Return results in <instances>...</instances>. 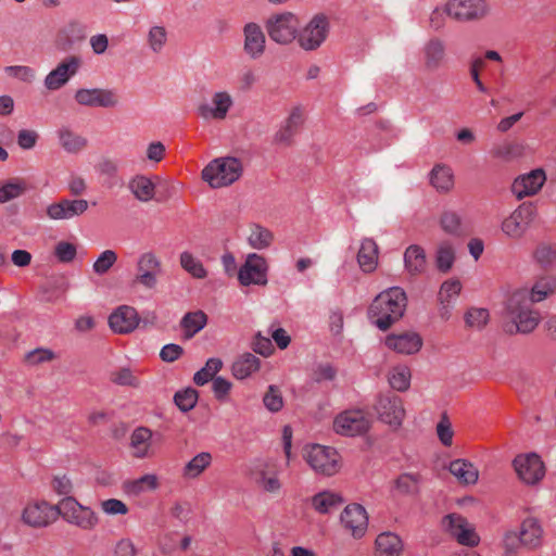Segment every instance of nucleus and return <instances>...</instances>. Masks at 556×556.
<instances>
[{
  "label": "nucleus",
  "mask_w": 556,
  "mask_h": 556,
  "mask_svg": "<svg viewBox=\"0 0 556 556\" xmlns=\"http://www.w3.org/2000/svg\"><path fill=\"white\" fill-rule=\"evenodd\" d=\"M544 529L535 517L525 518L518 527L507 530L503 535L502 545L507 553L519 551H536L543 546Z\"/></svg>",
  "instance_id": "obj_1"
},
{
  "label": "nucleus",
  "mask_w": 556,
  "mask_h": 556,
  "mask_svg": "<svg viewBox=\"0 0 556 556\" xmlns=\"http://www.w3.org/2000/svg\"><path fill=\"white\" fill-rule=\"evenodd\" d=\"M243 172L239 159L231 156L216 157L212 160L201 172V178L211 188L218 189L232 185Z\"/></svg>",
  "instance_id": "obj_2"
},
{
  "label": "nucleus",
  "mask_w": 556,
  "mask_h": 556,
  "mask_svg": "<svg viewBox=\"0 0 556 556\" xmlns=\"http://www.w3.org/2000/svg\"><path fill=\"white\" fill-rule=\"evenodd\" d=\"M61 516L67 523L75 526L81 530H93L99 518L97 514L89 507L81 505L75 497H63L56 505V516Z\"/></svg>",
  "instance_id": "obj_3"
},
{
  "label": "nucleus",
  "mask_w": 556,
  "mask_h": 556,
  "mask_svg": "<svg viewBox=\"0 0 556 556\" xmlns=\"http://www.w3.org/2000/svg\"><path fill=\"white\" fill-rule=\"evenodd\" d=\"M304 459L308 466L321 476H333L340 470V455L330 446L320 444L306 445Z\"/></svg>",
  "instance_id": "obj_4"
},
{
  "label": "nucleus",
  "mask_w": 556,
  "mask_h": 556,
  "mask_svg": "<svg viewBox=\"0 0 556 556\" xmlns=\"http://www.w3.org/2000/svg\"><path fill=\"white\" fill-rule=\"evenodd\" d=\"M269 38L280 45H288L298 38L300 22L290 12L275 14L265 24Z\"/></svg>",
  "instance_id": "obj_5"
},
{
  "label": "nucleus",
  "mask_w": 556,
  "mask_h": 556,
  "mask_svg": "<svg viewBox=\"0 0 556 556\" xmlns=\"http://www.w3.org/2000/svg\"><path fill=\"white\" fill-rule=\"evenodd\" d=\"M268 263L266 258L256 253L248 254L244 263L237 271L238 281L242 287L267 285Z\"/></svg>",
  "instance_id": "obj_6"
},
{
  "label": "nucleus",
  "mask_w": 556,
  "mask_h": 556,
  "mask_svg": "<svg viewBox=\"0 0 556 556\" xmlns=\"http://www.w3.org/2000/svg\"><path fill=\"white\" fill-rule=\"evenodd\" d=\"M519 480L527 485H536L545 477V465L536 453H523L513 460Z\"/></svg>",
  "instance_id": "obj_7"
},
{
  "label": "nucleus",
  "mask_w": 556,
  "mask_h": 556,
  "mask_svg": "<svg viewBox=\"0 0 556 556\" xmlns=\"http://www.w3.org/2000/svg\"><path fill=\"white\" fill-rule=\"evenodd\" d=\"M369 417L361 409H348L338 414L333 419V430L344 437H355L366 433L370 428Z\"/></svg>",
  "instance_id": "obj_8"
},
{
  "label": "nucleus",
  "mask_w": 556,
  "mask_h": 556,
  "mask_svg": "<svg viewBox=\"0 0 556 556\" xmlns=\"http://www.w3.org/2000/svg\"><path fill=\"white\" fill-rule=\"evenodd\" d=\"M535 214L536 210L532 204H520L502 222V231L510 239L522 238L534 220Z\"/></svg>",
  "instance_id": "obj_9"
},
{
  "label": "nucleus",
  "mask_w": 556,
  "mask_h": 556,
  "mask_svg": "<svg viewBox=\"0 0 556 556\" xmlns=\"http://www.w3.org/2000/svg\"><path fill=\"white\" fill-rule=\"evenodd\" d=\"M490 7L486 0H448L446 2L447 16L459 21H478L488 15Z\"/></svg>",
  "instance_id": "obj_10"
},
{
  "label": "nucleus",
  "mask_w": 556,
  "mask_h": 556,
  "mask_svg": "<svg viewBox=\"0 0 556 556\" xmlns=\"http://www.w3.org/2000/svg\"><path fill=\"white\" fill-rule=\"evenodd\" d=\"M442 527L462 545L472 547L480 542L475 527L460 514L452 513L444 516Z\"/></svg>",
  "instance_id": "obj_11"
},
{
  "label": "nucleus",
  "mask_w": 556,
  "mask_h": 556,
  "mask_svg": "<svg viewBox=\"0 0 556 556\" xmlns=\"http://www.w3.org/2000/svg\"><path fill=\"white\" fill-rule=\"evenodd\" d=\"M83 65L78 55L64 58L43 79V86L48 91H56L64 87L74 77Z\"/></svg>",
  "instance_id": "obj_12"
},
{
  "label": "nucleus",
  "mask_w": 556,
  "mask_h": 556,
  "mask_svg": "<svg viewBox=\"0 0 556 556\" xmlns=\"http://www.w3.org/2000/svg\"><path fill=\"white\" fill-rule=\"evenodd\" d=\"M328 33L329 21L327 16L317 14L298 33V42L304 50H316L326 40Z\"/></svg>",
  "instance_id": "obj_13"
},
{
  "label": "nucleus",
  "mask_w": 556,
  "mask_h": 556,
  "mask_svg": "<svg viewBox=\"0 0 556 556\" xmlns=\"http://www.w3.org/2000/svg\"><path fill=\"white\" fill-rule=\"evenodd\" d=\"M374 409L378 419L390 427L399 428L405 417L403 401L395 394H382L378 396Z\"/></svg>",
  "instance_id": "obj_14"
},
{
  "label": "nucleus",
  "mask_w": 556,
  "mask_h": 556,
  "mask_svg": "<svg viewBox=\"0 0 556 556\" xmlns=\"http://www.w3.org/2000/svg\"><path fill=\"white\" fill-rule=\"evenodd\" d=\"M407 294L401 287H391L381 291L370 304V313H405Z\"/></svg>",
  "instance_id": "obj_15"
},
{
  "label": "nucleus",
  "mask_w": 556,
  "mask_h": 556,
  "mask_svg": "<svg viewBox=\"0 0 556 556\" xmlns=\"http://www.w3.org/2000/svg\"><path fill=\"white\" fill-rule=\"evenodd\" d=\"M56 518V505L46 501H33L27 503L22 513V520L33 528H45Z\"/></svg>",
  "instance_id": "obj_16"
},
{
  "label": "nucleus",
  "mask_w": 556,
  "mask_h": 556,
  "mask_svg": "<svg viewBox=\"0 0 556 556\" xmlns=\"http://www.w3.org/2000/svg\"><path fill=\"white\" fill-rule=\"evenodd\" d=\"M340 521L354 539H361L367 532L368 515L361 504L354 503L345 506L340 515Z\"/></svg>",
  "instance_id": "obj_17"
},
{
  "label": "nucleus",
  "mask_w": 556,
  "mask_h": 556,
  "mask_svg": "<svg viewBox=\"0 0 556 556\" xmlns=\"http://www.w3.org/2000/svg\"><path fill=\"white\" fill-rule=\"evenodd\" d=\"M88 207L89 203L85 199L63 198L49 204L46 208V215L52 220L72 219L83 215Z\"/></svg>",
  "instance_id": "obj_18"
},
{
  "label": "nucleus",
  "mask_w": 556,
  "mask_h": 556,
  "mask_svg": "<svg viewBox=\"0 0 556 556\" xmlns=\"http://www.w3.org/2000/svg\"><path fill=\"white\" fill-rule=\"evenodd\" d=\"M546 182V173L543 168H535L527 174L518 176L511 186V191L517 199L535 195Z\"/></svg>",
  "instance_id": "obj_19"
},
{
  "label": "nucleus",
  "mask_w": 556,
  "mask_h": 556,
  "mask_svg": "<svg viewBox=\"0 0 556 556\" xmlns=\"http://www.w3.org/2000/svg\"><path fill=\"white\" fill-rule=\"evenodd\" d=\"M233 105V99L228 91H217L212 94L210 103L199 106V115L207 121H223Z\"/></svg>",
  "instance_id": "obj_20"
},
{
  "label": "nucleus",
  "mask_w": 556,
  "mask_h": 556,
  "mask_svg": "<svg viewBox=\"0 0 556 556\" xmlns=\"http://www.w3.org/2000/svg\"><path fill=\"white\" fill-rule=\"evenodd\" d=\"M243 52L252 60L260 59L266 49V36L263 28L254 22L242 28Z\"/></svg>",
  "instance_id": "obj_21"
},
{
  "label": "nucleus",
  "mask_w": 556,
  "mask_h": 556,
  "mask_svg": "<svg viewBox=\"0 0 556 556\" xmlns=\"http://www.w3.org/2000/svg\"><path fill=\"white\" fill-rule=\"evenodd\" d=\"M161 274V262L152 252L141 254L137 262L136 281L148 288L153 289L157 285V277Z\"/></svg>",
  "instance_id": "obj_22"
},
{
  "label": "nucleus",
  "mask_w": 556,
  "mask_h": 556,
  "mask_svg": "<svg viewBox=\"0 0 556 556\" xmlns=\"http://www.w3.org/2000/svg\"><path fill=\"white\" fill-rule=\"evenodd\" d=\"M75 100L80 105L114 108L118 103V97L113 90L109 89H78L75 93Z\"/></svg>",
  "instance_id": "obj_23"
},
{
  "label": "nucleus",
  "mask_w": 556,
  "mask_h": 556,
  "mask_svg": "<svg viewBox=\"0 0 556 556\" xmlns=\"http://www.w3.org/2000/svg\"><path fill=\"white\" fill-rule=\"evenodd\" d=\"M384 344L388 349L405 355L416 354L422 346V339L417 332H403L399 334H389Z\"/></svg>",
  "instance_id": "obj_24"
},
{
  "label": "nucleus",
  "mask_w": 556,
  "mask_h": 556,
  "mask_svg": "<svg viewBox=\"0 0 556 556\" xmlns=\"http://www.w3.org/2000/svg\"><path fill=\"white\" fill-rule=\"evenodd\" d=\"M109 326L115 333L127 334L137 328H147L154 324L152 318H140L139 315H109Z\"/></svg>",
  "instance_id": "obj_25"
},
{
  "label": "nucleus",
  "mask_w": 556,
  "mask_h": 556,
  "mask_svg": "<svg viewBox=\"0 0 556 556\" xmlns=\"http://www.w3.org/2000/svg\"><path fill=\"white\" fill-rule=\"evenodd\" d=\"M152 440L153 433L149 428H136L130 434L129 447L131 455L138 459L152 457L154 455Z\"/></svg>",
  "instance_id": "obj_26"
},
{
  "label": "nucleus",
  "mask_w": 556,
  "mask_h": 556,
  "mask_svg": "<svg viewBox=\"0 0 556 556\" xmlns=\"http://www.w3.org/2000/svg\"><path fill=\"white\" fill-rule=\"evenodd\" d=\"M503 330L508 334H527L533 331L539 323V315H502Z\"/></svg>",
  "instance_id": "obj_27"
},
{
  "label": "nucleus",
  "mask_w": 556,
  "mask_h": 556,
  "mask_svg": "<svg viewBox=\"0 0 556 556\" xmlns=\"http://www.w3.org/2000/svg\"><path fill=\"white\" fill-rule=\"evenodd\" d=\"M445 46L439 38H432L422 48L424 66L427 71L438 70L444 62Z\"/></svg>",
  "instance_id": "obj_28"
},
{
  "label": "nucleus",
  "mask_w": 556,
  "mask_h": 556,
  "mask_svg": "<svg viewBox=\"0 0 556 556\" xmlns=\"http://www.w3.org/2000/svg\"><path fill=\"white\" fill-rule=\"evenodd\" d=\"M128 188L137 200L149 202L155 195L156 184L152 177L138 174L129 180Z\"/></svg>",
  "instance_id": "obj_29"
},
{
  "label": "nucleus",
  "mask_w": 556,
  "mask_h": 556,
  "mask_svg": "<svg viewBox=\"0 0 556 556\" xmlns=\"http://www.w3.org/2000/svg\"><path fill=\"white\" fill-rule=\"evenodd\" d=\"M448 471L460 484H476L479 479L478 468L467 459H454L448 465Z\"/></svg>",
  "instance_id": "obj_30"
},
{
  "label": "nucleus",
  "mask_w": 556,
  "mask_h": 556,
  "mask_svg": "<svg viewBox=\"0 0 556 556\" xmlns=\"http://www.w3.org/2000/svg\"><path fill=\"white\" fill-rule=\"evenodd\" d=\"M213 463V455L210 452L195 454L181 468V477L186 480L198 479Z\"/></svg>",
  "instance_id": "obj_31"
},
{
  "label": "nucleus",
  "mask_w": 556,
  "mask_h": 556,
  "mask_svg": "<svg viewBox=\"0 0 556 556\" xmlns=\"http://www.w3.org/2000/svg\"><path fill=\"white\" fill-rule=\"evenodd\" d=\"M404 266L412 276H417L426 270L427 258L424 248L417 244L409 245L404 252Z\"/></svg>",
  "instance_id": "obj_32"
},
{
  "label": "nucleus",
  "mask_w": 556,
  "mask_h": 556,
  "mask_svg": "<svg viewBox=\"0 0 556 556\" xmlns=\"http://www.w3.org/2000/svg\"><path fill=\"white\" fill-rule=\"evenodd\" d=\"M490 154L494 159L511 162L525 155V146L516 140H504L493 146Z\"/></svg>",
  "instance_id": "obj_33"
},
{
  "label": "nucleus",
  "mask_w": 556,
  "mask_h": 556,
  "mask_svg": "<svg viewBox=\"0 0 556 556\" xmlns=\"http://www.w3.org/2000/svg\"><path fill=\"white\" fill-rule=\"evenodd\" d=\"M375 544L376 556H400L403 549L402 540L392 532L380 533Z\"/></svg>",
  "instance_id": "obj_34"
},
{
  "label": "nucleus",
  "mask_w": 556,
  "mask_h": 556,
  "mask_svg": "<svg viewBox=\"0 0 556 556\" xmlns=\"http://www.w3.org/2000/svg\"><path fill=\"white\" fill-rule=\"evenodd\" d=\"M357 262L364 273H372L378 264V247L372 239H364L362 241Z\"/></svg>",
  "instance_id": "obj_35"
},
{
  "label": "nucleus",
  "mask_w": 556,
  "mask_h": 556,
  "mask_svg": "<svg viewBox=\"0 0 556 556\" xmlns=\"http://www.w3.org/2000/svg\"><path fill=\"white\" fill-rule=\"evenodd\" d=\"M343 503L342 496L333 491H321L312 497V506L318 514H330Z\"/></svg>",
  "instance_id": "obj_36"
},
{
  "label": "nucleus",
  "mask_w": 556,
  "mask_h": 556,
  "mask_svg": "<svg viewBox=\"0 0 556 556\" xmlns=\"http://www.w3.org/2000/svg\"><path fill=\"white\" fill-rule=\"evenodd\" d=\"M60 146L68 153H78L87 147V139L68 127L58 130Z\"/></svg>",
  "instance_id": "obj_37"
},
{
  "label": "nucleus",
  "mask_w": 556,
  "mask_h": 556,
  "mask_svg": "<svg viewBox=\"0 0 556 556\" xmlns=\"http://www.w3.org/2000/svg\"><path fill=\"white\" fill-rule=\"evenodd\" d=\"M303 122V114L300 109H293L289 117L275 135V141L287 144L295 135L298 128Z\"/></svg>",
  "instance_id": "obj_38"
},
{
  "label": "nucleus",
  "mask_w": 556,
  "mask_h": 556,
  "mask_svg": "<svg viewBox=\"0 0 556 556\" xmlns=\"http://www.w3.org/2000/svg\"><path fill=\"white\" fill-rule=\"evenodd\" d=\"M109 380L118 387L138 388L140 386L138 370L130 366H123L111 370Z\"/></svg>",
  "instance_id": "obj_39"
},
{
  "label": "nucleus",
  "mask_w": 556,
  "mask_h": 556,
  "mask_svg": "<svg viewBox=\"0 0 556 556\" xmlns=\"http://www.w3.org/2000/svg\"><path fill=\"white\" fill-rule=\"evenodd\" d=\"M431 185L440 192H447L454 186V175L451 167L438 164L430 173Z\"/></svg>",
  "instance_id": "obj_40"
},
{
  "label": "nucleus",
  "mask_w": 556,
  "mask_h": 556,
  "mask_svg": "<svg viewBox=\"0 0 556 556\" xmlns=\"http://www.w3.org/2000/svg\"><path fill=\"white\" fill-rule=\"evenodd\" d=\"M260 368V359L252 353H244L232 364V375L237 379H245Z\"/></svg>",
  "instance_id": "obj_41"
},
{
  "label": "nucleus",
  "mask_w": 556,
  "mask_h": 556,
  "mask_svg": "<svg viewBox=\"0 0 556 556\" xmlns=\"http://www.w3.org/2000/svg\"><path fill=\"white\" fill-rule=\"evenodd\" d=\"M27 191V182L20 177L10 178L0 184V203H7L23 195Z\"/></svg>",
  "instance_id": "obj_42"
},
{
  "label": "nucleus",
  "mask_w": 556,
  "mask_h": 556,
  "mask_svg": "<svg viewBox=\"0 0 556 556\" xmlns=\"http://www.w3.org/2000/svg\"><path fill=\"white\" fill-rule=\"evenodd\" d=\"M533 302L528 289H518L507 299V313H531Z\"/></svg>",
  "instance_id": "obj_43"
},
{
  "label": "nucleus",
  "mask_w": 556,
  "mask_h": 556,
  "mask_svg": "<svg viewBox=\"0 0 556 556\" xmlns=\"http://www.w3.org/2000/svg\"><path fill=\"white\" fill-rule=\"evenodd\" d=\"M412 372L407 365L393 366L388 374V380L392 389L403 392L410 386Z\"/></svg>",
  "instance_id": "obj_44"
},
{
  "label": "nucleus",
  "mask_w": 556,
  "mask_h": 556,
  "mask_svg": "<svg viewBox=\"0 0 556 556\" xmlns=\"http://www.w3.org/2000/svg\"><path fill=\"white\" fill-rule=\"evenodd\" d=\"M556 292V278L544 276L535 281L532 289L529 290L532 302L539 303Z\"/></svg>",
  "instance_id": "obj_45"
},
{
  "label": "nucleus",
  "mask_w": 556,
  "mask_h": 556,
  "mask_svg": "<svg viewBox=\"0 0 556 556\" xmlns=\"http://www.w3.org/2000/svg\"><path fill=\"white\" fill-rule=\"evenodd\" d=\"M455 262V249L452 243L441 242L435 252V265L439 271L448 273Z\"/></svg>",
  "instance_id": "obj_46"
},
{
  "label": "nucleus",
  "mask_w": 556,
  "mask_h": 556,
  "mask_svg": "<svg viewBox=\"0 0 556 556\" xmlns=\"http://www.w3.org/2000/svg\"><path fill=\"white\" fill-rule=\"evenodd\" d=\"M274 240L273 232L257 224L250 227V233L248 236V242L251 248L255 250H263L268 248Z\"/></svg>",
  "instance_id": "obj_47"
},
{
  "label": "nucleus",
  "mask_w": 556,
  "mask_h": 556,
  "mask_svg": "<svg viewBox=\"0 0 556 556\" xmlns=\"http://www.w3.org/2000/svg\"><path fill=\"white\" fill-rule=\"evenodd\" d=\"M160 486L159 478L154 473H146L138 479L128 481L126 490L128 493L138 495L143 492L154 491Z\"/></svg>",
  "instance_id": "obj_48"
},
{
  "label": "nucleus",
  "mask_w": 556,
  "mask_h": 556,
  "mask_svg": "<svg viewBox=\"0 0 556 556\" xmlns=\"http://www.w3.org/2000/svg\"><path fill=\"white\" fill-rule=\"evenodd\" d=\"M223 362L217 357H211L206 361L204 367L198 370L193 376V382L197 386H204L214 380L217 372L222 369Z\"/></svg>",
  "instance_id": "obj_49"
},
{
  "label": "nucleus",
  "mask_w": 556,
  "mask_h": 556,
  "mask_svg": "<svg viewBox=\"0 0 556 556\" xmlns=\"http://www.w3.org/2000/svg\"><path fill=\"white\" fill-rule=\"evenodd\" d=\"M419 477L414 473H402L393 484V491L400 495H415L419 491Z\"/></svg>",
  "instance_id": "obj_50"
},
{
  "label": "nucleus",
  "mask_w": 556,
  "mask_h": 556,
  "mask_svg": "<svg viewBox=\"0 0 556 556\" xmlns=\"http://www.w3.org/2000/svg\"><path fill=\"white\" fill-rule=\"evenodd\" d=\"M207 324V315H184L179 321L184 337L192 338L201 331Z\"/></svg>",
  "instance_id": "obj_51"
},
{
  "label": "nucleus",
  "mask_w": 556,
  "mask_h": 556,
  "mask_svg": "<svg viewBox=\"0 0 556 556\" xmlns=\"http://www.w3.org/2000/svg\"><path fill=\"white\" fill-rule=\"evenodd\" d=\"M180 265L193 278L203 279L207 275L202 262L190 252H182L180 254Z\"/></svg>",
  "instance_id": "obj_52"
},
{
  "label": "nucleus",
  "mask_w": 556,
  "mask_h": 556,
  "mask_svg": "<svg viewBox=\"0 0 556 556\" xmlns=\"http://www.w3.org/2000/svg\"><path fill=\"white\" fill-rule=\"evenodd\" d=\"M149 48L154 53H160L167 43V30L164 26L155 25L150 27L147 35Z\"/></svg>",
  "instance_id": "obj_53"
},
{
  "label": "nucleus",
  "mask_w": 556,
  "mask_h": 556,
  "mask_svg": "<svg viewBox=\"0 0 556 556\" xmlns=\"http://www.w3.org/2000/svg\"><path fill=\"white\" fill-rule=\"evenodd\" d=\"M55 358V353L47 348H37L24 355V363L34 367L45 363H49Z\"/></svg>",
  "instance_id": "obj_54"
},
{
  "label": "nucleus",
  "mask_w": 556,
  "mask_h": 556,
  "mask_svg": "<svg viewBox=\"0 0 556 556\" xmlns=\"http://www.w3.org/2000/svg\"><path fill=\"white\" fill-rule=\"evenodd\" d=\"M5 74L22 83L31 84L36 78L35 68L27 65H10L4 67Z\"/></svg>",
  "instance_id": "obj_55"
},
{
  "label": "nucleus",
  "mask_w": 556,
  "mask_h": 556,
  "mask_svg": "<svg viewBox=\"0 0 556 556\" xmlns=\"http://www.w3.org/2000/svg\"><path fill=\"white\" fill-rule=\"evenodd\" d=\"M533 256L541 266L549 267L556 263V247L541 243L536 247Z\"/></svg>",
  "instance_id": "obj_56"
},
{
  "label": "nucleus",
  "mask_w": 556,
  "mask_h": 556,
  "mask_svg": "<svg viewBox=\"0 0 556 556\" xmlns=\"http://www.w3.org/2000/svg\"><path fill=\"white\" fill-rule=\"evenodd\" d=\"M441 228L452 236L462 235V220L457 213L453 211H446L441 215L440 218Z\"/></svg>",
  "instance_id": "obj_57"
},
{
  "label": "nucleus",
  "mask_w": 556,
  "mask_h": 556,
  "mask_svg": "<svg viewBox=\"0 0 556 556\" xmlns=\"http://www.w3.org/2000/svg\"><path fill=\"white\" fill-rule=\"evenodd\" d=\"M256 81L257 76L255 71L251 67H244L238 73L235 81V87L240 92H247L254 87Z\"/></svg>",
  "instance_id": "obj_58"
},
{
  "label": "nucleus",
  "mask_w": 556,
  "mask_h": 556,
  "mask_svg": "<svg viewBox=\"0 0 556 556\" xmlns=\"http://www.w3.org/2000/svg\"><path fill=\"white\" fill-rule=\"evenodd\" d=\"M117 261V254L113 250L103 251L92 265V269L98 275L106 274Z\"/></svg>",
  "instance_id": "obj_59"
},
{
  "label": "nucleus",
  "mask_w": 556,
  "mask_h": 556,
  "mask_svg": "<svg viewBox=\"0 0 556 556\" xmlns=\"http://www.w3.org/2000/svg\"><path fill=\"white\" fill-rule=\"evenodd\" d=\"M338 369L331 363H318L313 369V380L317 383L324 381H333L337 377Z\"/></svg>",
  "instance_id": "obj_60"
},
{
  "label": "nucleus",
  "mask_w": 556,
  "mask_h": 556,
  "mask_svg": "<svg viewBox=\"0 0 556 556\" xmlns=\"http://www.w3.org/2000/svg\"><path fill=\"white\" fill-rule=\"evenodd\" d=\"M462 290V283L458 279H448L444 281L439 291V300L442 304L450 303Z\"/></svg>",
  "instance_id": "obj_61"
},
{
  "label": "nucleus",
  "mask_w": 556,
  "mask_h": 556,
  "mask_svg": "<svg viewBox=\"0 0 556 556\" xmlns=\"http://www.w3.org/2000/svg\"><path fill=\"white\" fill-rule=\"evenodd\" d=\"M264 406L271 413L279 412L283 406V399L276 386H269L263 397Z\"/></svg>",
  "instance_id": "obj_62"
},
{
  "label": "nucleus",
  "mask_w": 556,
  "mask_h": 556,
  "mask_svg": "<svg viewBox=\"0 0 556 556\" xmlns=\"http://www.w3.org/2000/svg\"><path fill=\"white\" fill-rule=\"evenodd\" d=\"M175 403L182 412H189L198 401V393L193 389H186L175 394Z\"/></svg>",
  "instance_id": "obj_63"
},
{
  "label": "nucleus",
  "mask_w": 556,
  "mask_h": 556,
  "mask_svg": "<svg viewBox=\"0 0 556 556\" xmlns=\"http://www.w3.org/2000/svg\"><path fill=\"white\" fill-rule=\"evenodd\" d=\"M77 250L75 244L67 241H60L54 248V255L62 263H70L76 256Z\"/></svg>",
  "instance_id": "obj_64"
}]
</instances>
